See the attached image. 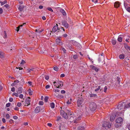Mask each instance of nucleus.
Returning <instances> with one entry per match:
<instances>
[{"label": "nucleus", "instance_id": "obj_1", "mask_svg": "<svg viewBox=\"0 0 130 130\" xmlns=\"http://www.w3.org/2000/svg\"><path fill=\"white\" fill-rule=\"evenodd\" d=\"M85 103V101L83 98L82 97L80 98L79 97L77 102V106L78 108H80Z\"/></svg>", "mask_w": 130, "mask_h": 130}, {"label": "nucleus", "instance_id": "obj_2", "mask_svg": "<svg viewBox=\"0 0 130 130\" xmlns=\"http://www.w3.org/2000/svg\"><path fill=\"white\" fill-rule=\"evenodd\" d=\"M97 106L96 104L92 102L89 104V108L90 110L91 111H94L96 109Z\"/></svg>", "mask_w": 130, "mask_h": 130}, {"label": "nucleus", "instance_id": "obj_3", "mask_svg": "<svg viewBox=\"0 0 130 130\" xmlns=\"http://www.w3.org/2000/svg\"><path fill=\"white\" fill-rule=\"evenodd\" d=\"M53 84L56 87L58 88H60L63 85L62 82L60 81H58L57 82L54 81L53 82Z\"/></svg>", "mask_w": 130, "mask_h": 130}, {"label": "nucleus", "instance_id": "obj_4", "mask_svg": "<svg viewBox=\"0 0 130 130\" xmlns=\"http://www.w3.org/2000/svg\"><path fill=\"white\" fill-rule=\"evenodd\" d=\"M126 103L124 102H123L121 104H120L117 106V108L119 110H120L123 109H125L126 107Z\"/></svg>", "mask_w": 130, "mask_h": 130}, {"label": "nucleus", "instance_id": "obj_5", "mask_svg": "<svg viewBox=\"0 0 130 130\" xmlns=\"http://www.w3.org/2000/svg\"><path fill=\"white\" fill-rule=\"evenodd\" d=\"M102 126L104 127H107L108 128H110L111 127V124L109 123V122L105 121L103 124Z\"/></svg>", "mask_w": 130, "mask_h": 130}, {"label": "nucleus", "instance_id": "obj_6", "mask_svg": "<svg viewBox=\"0 0 130 130\" xmlns=\"http://www.w3.org/2000/svg\"><path fill=\"white\" fill-rule=\"evenodd\" d=\"M59 29H58V25L57 24H56V25H55L54 26L52 29V31H51L50 32L52 33V32H55L57 30L58 31V30H59Z\"/></svg>", "mask_w": 130, "mask_h": 130}, {"label": "nucleus", "instance_id": "obj_7", "mask_svg": "<svg viewBox=\"0 0 130 130\" xmlns=\"http://www.w3.org/2000/svg\"><path fill=\"white\" fill-rule=\"evenodd\" d=\"M30 99L29 97H28L26 99L25 101V103L26 104H27V105L26 104L24 105L25 106H28L29 105H30Z\"/></svg>", "mask_w": 130, "mask_h": 130}, {"label": "nucleus", "instance_id": "obj_8", "mask_svg": "<svg viewBox=\"0 0 130 130\" xmlns=\"http://www.w3.org/2000/svg\"><path fill=\"white\" fill-rule=\"evenodd\" d=\"M123 121V119L121 117H119L116 119V123L121 124L122 122Z\"/></svg>", "mask_w": 130, "mask_h": 130}, {"label": "nucleus", "instance_id": "obj_9", "mask_svg": "<svg viewBox=\"0 0 130 130\" xmlns=\"http://www.w3.org/2000/svg\"><path fill=\"white\" fill-rule=\"evenodd\" d=\"M56 42L57 44H58L60 45H63V43L61 41L60 39H56Z\"/></svg>", "mask_w": 130, "mask_h": 130}, {"label": "nucleus", "instance_id": "obj_10", "mask_svg": "<svg viewBox=\"0 0 130 130\" xmlns=\"http://www.w3.org/2000/svg\"><path fill=\"white\" fill-rule=\"evenodd\" d=\"M62 25L67 28H68L69 26V24L66 21H63L62 22Z\"/></svg>", "mask_w": 130, "mask_h": 130}, {"label": "nucleus", "instance_id": "obj_11", "mask_svg": "<svg viewBox=\"0 0 130 130\" xmlns=\"http://www.w3.org/2000/svg\"><path fill=\"white\" fill-rule=\"evenodd\" d=\"M90 67L92 70H94L96 72H98L99 71V69L96 67L90 65Z\"/></svg>", "mask_w": 130, "mask_h": 130}, {"label": "nucleus", "instance_id": "obj_12", "mask_svg": "<svg viewBox=\"0 0 130 130\" xmlns=\"http://www.w3.org/2000/svg\"><path fill=\"white\" fill-rule=\"evenodd\" d=\"M62 116L64 118L66 119H68V118H69V116H68L67 113H66L64 112H63V113L62 114Z\"/></svg>", "mask_w": 130, "mask_h": 130}, {"label": "nucleus", "instance_id": "obj_13", "mask_svg": "<svg viewBox=\"0 0 130 130\" xmlns=\"http://www.w3.org/2000/svg\"><path fill=\"white\" fill-rule=\"evenodd\" d=\"M76 119L74 121V122L73 123V125H75V123H79L80 122V119L79 118H77L76 119V118H75Z\"/></svg>", "mask_w": 130, "mask_h": 130}, {"label": "nucleus", "instance_id": "obj_14", "mask_svg": "<svg viewBox=\"0 0 130 130\" xmlns=\"http://www.w3.org/2000/svg\"><path fill=\"white\" fill-rule=\"evenodd\" d=\"M40 107L39 106H37L35 110V112L36 113H38L40 111Z\"/></svg>", "mask_w": 130, "mask_h": 130}, {"label": "nucleus", "instance_id": "obj_15", "mask_svg": "<svg viewBox=\"0 0 130 130\" xmlns=\"http://www.w3.org/2000/svg\"><path fill=\"white\" fill-rule=\"evenodd\" d=\"M120 5V4L119 2H116L114 4V6L115 7L117 8L119 7Z\"/></svg>", "mask_w": 130, "mask_h": 130}, {"label": "nucleus", "instance_id": "obj_16", "mask_svg": "<svg viewBox=\"0 0 130 130\" xmlns=\"http://www.w3.org/2000/svg\"><path fill=\"white\" fill-rule=\"evenodd\" d=\"M116 116L115 115H112V116H111L110 120L111 121H112L114 120Z\"/></svg>", "mask_w": 130, "mask_h": 130}, {"label": "nucleus", "instance_id": "obj_17", "mask_svg": "<svg viewBox=\"0 0 130 130\" xmlns=\"http://www.w3.org/2000/svg\"><path fill=\"white\" fill-rule=\"evenodd\" d=\"M85 127L81 125L78 127V130H84Z\"/></svg>", "mask_w": 130, "mask_h": 130}, {"label": "nucleus", "instance_id": "obj_18", "mask_svg": "<svg viewBox=\"0 0 130 130\" xmlns=\"http://www.w3.org/2000/svg\"><path fill=\"white\" fill-rule=\"evenodd\" d=\"M60 11L63 15H66V13L64 9H61L60 10Z\"/></svg>", "mask_w": 130, "mask_h": 130}, {"label": "nucleus", "instance_id": "obj_19", "mask_svg": "<svg viewBox=\"0 0 130 130\" xmlns=\"http://www.w3.org/2000/svg\"><path fill=\"white\" fill-rule=\"evenodd\" d=\"M54 94L56 97H57L60 98H63V96L59 95L58 94V95H56Z\"/></svg>", "mask_w": 130, "mask_h": 130}, {"label": "nucleus", "instance_id": "obj_20", "mask_svg": "<svg viewBox=\"0 0 130 130\" xmlns=\"http://www.w3.org/2000/svg\"><path fill=\"white\" fill-rule=\"evenodd\" d=\"M125 55L123 54L120 55L119 56V58L120 59H123L124 58Z\"/></svg>", "mask_w": 130, "mask_h": 130}, {"label": "nucleus", "instance_id": "obj_21", "mask_svg": "<svg viewBox=\"0 0 130 130\" xmlns=\"http://www.w3.org/2000/svg\"><path fill=\"white\" fill-rule=\"evenodd\" d=\"M74 117L72 116L70 117V118L69 119V121L71 122H74Z\"/></svg>", "mask_w": 130, "mask_h": 130}, {"label": "nucleus", "instance_id": "obj_22", "mask_svg": "<svg viewBox=\"0 0 130 130\" xmlns=\"http://www.w3.org/2000/svg\"><path fill=\"white\" fill-rule=\"evenodd\" d=\"M66 127H63V126H61V125H60L59 127V130H64L66 129Z\"/></svg>", "mask_w": 130, "mask_h": 130}, {"label": "nucleus", "instance_id": "obj_23", "mask_svg": "<svg viewBox=\"0 0 130 130\" xmlns=\"http://www.w3.org/2000/svg\"><path fill=\"white\" fill-rule=\"evenodd\" d=\"M35 69L34 68H32L31 69H28L27 70V73H30L31 72V71H34Z\"/></svg>", "mask_w": 130, "mask_h": 130}, {"label": "nucleus", "instance_id": "obj_24", "mask_svg": "<svg viewBox=\"0 0 130 130\" xmlns=\"http://www.w3.org/2000/svg\"><path fill=\"white\" fill-rule=\"evenodd\" d=\"M26 83L28 84V85L30 86H34L33 84L32 83V82H31L28 81Z\"/></svg>", "mask_w": 130, "mask_h": 130}, {"label": "nucleus", "instance_id": "obj_25", "mask_svg": "<svg viewBox=\"0 0 130 130\" xmlns=\"http://www.w3.org/2000/svg\"><path fill=\"white\" fill-rule=\"evenodd\" d=\"M122 36L120 35L118 37V40L119 42H121L122 41V38L121 37Z\"/></svg>", "mask_w": 130, "mask_h": 130}, {"label": "nucleus", "instance_id": "obj_26", "mask_svg": "<svg viewBox=\"0 0 130 130\" xmlns=\"http://www.w3.org/2000/svg\"><path fill=\"white\" fill-rule=\"evenodd\" d=\"M23 8L24 7L23 6H22L20 5L19 6L18 9L20 11H22L23 9Z\"/></svg>", "mask_w": 130, "mask_h": 130}, {"label": "nucleus", "instance_id": "obj_27", "mask_svg": "<svg viewBox=\"0 0 130 130\" xmlns=\"http://www.w3.org/2000/svg\"><path fill=\"white\" fill-rule=\"evenodd\" d=\"M7 3V1L6 0H5L3 2H2V1H0V3L1 4V6L3 5L4 4Z\"/></svg>", "mask_w": 130, "mask_h": 130}, {"label": "nucleus", "instance_id": "obj_28", "mask_svg": "<svg viewBox=\"0 0 130 130\" xmlns=\"http://www.w3.org/2000/svg\"><path fill=\"white\" fill-rule=\"evenodd\" d=\"M25 24L26 23H24L23 25H21L19 26L17 28V29H16V31H18L19 30L20 27H22L23 25H24V24Z\"/></svg>", "mask_w": 130, "mask_h": 130}, {"label": "nucleus", "instance_id": "obj_29", "mask_svg": "<svg viewBox=\"0 0 130 130\" xmlns=\"http://www.w3.org/2000/svg\"><path fill=\"white\" fill-rule=\"evenodd\" d=\"M50 106L52 108H54L55 107V104L53 102H52L50 104Z\"/></svg>", "mask_w": 130, "mask_h": 130}, {"label": "nucleus", "instance_id": "obj_30", "mask_svg": "<svg viewBox=\"0 0 130 130\" xmlns=\"http://www.w3.org/2000/svg\"><path fill=\"white\" fill-rule=\"evenodd\" d=\"M125 48L128 50L130 51V47L128 46L127 45H126L125 46Z\"/></svg>", "mask_w": 130, "mask_h": 130}, {"label": "nucleus", "instance_id": "obj_31", "mask_svg": "<svg viewBox=\"0 0 130 130\" xmlns=\"http://www.w3.org/2000/svg\"><path fill=\"white\" fill-rule=\"evenodd\" d=\"M121 125L120 124H119L118 123H116L115 124V126L116 128H118Z\"/></svg>", "mask_w": 130, "mask_h": 130}, {"label": "nucleus", "instance_id": "obj_32", "mask_svg": "<svg viewBox=\"0 0 130 130\" xmlns=\"http://www.w3.org/2000/svg\"><path fill=\"white\" fill-rule=\"evenodd\" d=\"M96 96V94H91L90 95V97H95Z\"/></svg>", "mask_w": 130, "mask_h": 130}, {"label": "nucleus", "instance_id": "obj_33", "mask_svg": "<svg viewBox=\"0 0 130 130\" xmlns=\"http://www.w3.org/2000/svg\"><path fill=\"white\" fill-rule=\"evenodd\" d=\"M47 9L51 12H53V10L50 7H47Z\"/></svg>", "mask_w": 130, "mask_h": 130}, {"label": "nucleus", "instance_id": "obj_34", "mask_svg": "<svg viewBox=\"0 0 130 130\" xmlns=\"http://www.w3.org/2000/svg\"><path fill=\"white\" fill-rule=\"evenodd\" d=\"M111 42H112V44L113 45L115 44L116 43V41L115 40H112Z\"/></svg>", "mask_w": 130, "mask_h": 130}, {"label": "nucleus", "instance_id": "obj_35", "mask_svg": "<svg viewBox=\"0 0 130 130\" xmlns=\"http://www.w3.org/2000/svg\"><path fill=\"white\" fill-rule=\"evenodd\" d=\"M54 69L55 71H57L59 69V68L57 67H55L54 68Z\"/></svg>", "mask_w": 130, "mask_h": 130}, {"label": "nucleus", "instance_id": "obj_36", "mask_svg": "<svg viewBox=\"0 0 130 130\" xmlns=\"http://www.w3.org/2000/svg\"><path fill=\"white\" fill-rule=\"evenodd\" d=\"M44 104V103L42 101H40L39 102V105H43Z\"/></svg>", "mask_w": 130, "mask_h": 130}, {"label": "nucleus", "instance_id": "obj_37", "mask_svg": "<svg viewBox=\"0 0 130 130\" xmlns=\"http://www.w3.org/2000/svg\"><path fill=\"white\" fill-rule=\"evenodd\" d=\"M124 7L126 9L128 7V6L127 5V4L124 3Z\"/></svg>", "mask_w": 130, "mask_h": 130}, {"label": "nucleus", "instance_id": "obj_38", "mask_svg": "<svg viewBox=\"0 0 130 130\" xmlns=\"http://www.w3.org/2000/svg\"><path fill=\"white\" fill-rule=\"evenodd\" d=\"M117 79L118 83V84H120V78L119 77H117Z\"/></svg>", "mask_w": 130, "mask_h": 130}, {"label": "nucleus", "instance_id": "obj_39", "mask_svg": "<svg viewBox=\"0 0 130 130\" xmlns=\"http://www.w3.org/2000/svg\"><path fill=\"white\" fill-rule=\"evenodd\" d=\"M18 93H16L15 92L13 94H12V95H15L17 97H18L19 96V95L18 94Z\"/></svg>", "mask_w": 130, "mask_h": 130}, {"label": "nucleus", "instance_id": "obj_40", "mask_svg": "<svg viewBox=\"0 0 130 130\" xmlns=\"http://www.w3.org/2000/svg\"><path fill=\"white\" fill-rule=\"evenodd\" d=\"M48 98L47 96H46L45 97L44 99V101L45 102H47V101Z\"/></svg>", "mask_w": 130, "mask_h": 130}, {"label": "nucleus", "instance_id": "obj_41", "mask_svg": "<svg viewBox=\"0 0 130 130\" xmlns=\"http://www.w3.org/2000/svg\"><path fill=\"white\" fill-rule=\"evenodd\" d=\"M73 58L74 59H76L78 58V56L76 55H75L73 56Z\"/></svg>", "mask_w": 130, "mask_h": 130}, {"label": "nucleus", "instance_id": "obj_42", "mask_svg": "<svg viewBox=\"0 0 130 130\" xmlns=\"http://www.w3.org/2000/svg\"><path fill=\"white\" fill-rule=\"evenodd\" d=\"M18 90L17 91V92L18 93H21L22 91V90Z\"/></svg>", "mask_w": 130, "mask_h": 130}, {"label": "nucleus", "instance_id": "obj_43", "mask_svg": "<svg viewBox=\"0 0 130 130\" xmlns=\"http://www.w3.org/2000/svg\"><path fill=\"white\" fill-rule=\"evenodd\" d=\"M30 90V91H29L28 92V94L29 95H32V94L33 92L31 91V90Z\"/></svg>", "mask_w": 130, "mask_h": 130}, {"label": "nucleus", "instance_id": "obj_44", "mask_svg": "<svg viewBox=\"0 0 130 130\" xmlns=\"http://www.w3.org/2000/svg\"><path fill=\"white\" fill-rule=\"evenodd\" d=\"M4 36H3L4 38H6L7 37V35L5 31H4Z\"/></svg>", "mask_w": 130, "mask_h": 130}, {"label": "nucleus", "instance_id": "obj_45", "mask_svg": "<svg viewBox=\"0 0 130 130\" xmlns=\"http://www.w3.org/2000/svg\"><path fill=\"white\" fill-rule=\"evenodd\" d=\"M25 62L23 60H22L21 61V62L20 64H23L25 63Z\"/></svg>", "mask_w": 130, "mask_h": 130}, {"label": "nucleus", "instance_id": "obj_46", "mask_svg": "<svg viewBox=\"0 0 130 130\" xmlns=\"http://www.w3.org/2000/svg\"><path fill=\"white\" fill-rule=\"evenodd\" d=\"M62 51H63L64 53H65L66 52V49L64 47H62Z\"/></svg>", "mask_w": 130, "mask_h": 130}, {"label": "nucleus", "instance_id": "obj_47", "mask_svg": "<svg viewBox=\"0 0 130 130\" xmlns=\"http://www.w3.org/2000/svg\"><path fill=\"white\" fill-rule=\"evenodd\" d=\"M104 58V57H103L102 58L99 57L98 59V61L99 62H100L101 61V59L102 58L103 59Z\"/></svg>", "mask_w": 130, "mask_h": 130}, {"label": "nucleus", "instance_id": "obj_48", "mask_svg": "<svg viewBox=\"0 0 130 130\" xmlns=\"http://www.w3.org/2000/svg\"><path fill=\"white\" fill-rule=\"evenodd\" d=\"M61 119V117H58L57 118V121H59Z\"/></svg>", "mask_w": 130, "mask_h": 130}, {"label": "nucleus", "instance_id": "obj_49", "mask_svg": "<svg viewBox=\"0 0 130 130\" xmlns=\"http://www.w3.org/2000/svg\"><path fill=\"white\" fill-rule=\"evenodd\" d=\"M21 105V104L20 102H18L17 103V106L19 107H20Z\"/></svg>", "mask_w": 130, "mask_h": 130}, {"label": "nucleus", "instance_id": "obj_50", "mask_svg": "<svg viewBox=\"0 0 130 130\" xmlns=\"http://www.w3.org/2000/svg\"><path fill=\"white\" fill-rule=\"evenodd\" d=\"M10 104L11 103H8L6 104V106L7 107H9L10 106Z\"/></svg>", "mask_w": 130, "mask_h": 130}, {"label": "nucleus", "instance_id": "obj_51", "mask_svg": "<svg viewBox=\"0 0 130 130\" xmlns=\"http://www.w3.org/2000/svg\"><path fill=\"white\" fill-rule=\"evenodd\" d=\"M91 1L95 3H97L98 2V0H91Z\"/></svg>", "mask_w": 130, "mask_h": 130}, {"label": "nucleus", "instance_id": "obj_52", "mask_svg": "<svg viewBox=\"0 0 130 130\" xmlns=\"http://www.w3.org/2000/svg\"><path fill=\"white\" fill-rule=\"evenodd\" d=\"M67 36H68V35L66 34H63V35H62L63 37H64V38L66 37Z\"/></svg>", "mask_w": 130, "mask_h": 130}, {"label": "nucleus", "instance_id": "obj_53", "mask_svg": "<svg viewBox=\"0 0 130 130\" xmlns=\"http://www.w3.org/2000/svg\"><path fill=\"white\" fill-rule=\"evenodd\" d=\"M23 97V95L22 94H20L19 95V97L20 98L22 99Z\"/></svg>", "mask_w": 130, "mask_h": 130}, {"label": "nucleus", "instance_id": "obj_54", "mask_svg": "<svg viewBox=\"0 0 130 130\" xmlns=\"http://www.w3.org/2000/svg\"><path fill=\"white\" fill-rule=\"evenodd\" d=\"M50 87V86L48 85H47L46 86L45 88L46 89H48Z\"/></svg>", "mask_w": 130, "mask_h": 130}, {"label": "nucleus", "instance_id": "obj_55", "mask_svg": "<svg viewBox=\"0 0 130 130\" xmlns=\"http://www.w3.org/2000/svg\"><path fill=\"white\" fill-rule=\"evenodd\" d=\"M49 77L48 76H46L45 77V79L47 80L49 79Z\"/></svg>", "mask_w": 130, "mask_h": 130}, {"label": "nucleus", "instance_id": "obj_56", "mask_svg": "<svg viewBox=\"0 0 130 130\" xmlns=\"http://www.w3.org/2000/svg\"><path fill=\"white\" fill-rule=\"evenodd\" d=\"M3 9L2 8H0V14H1L3 13Z\"/></svg>", "mask_w": 130, "mask_h": 130}, {"label": "nucleus", "instance_id": "obj_57", "mask_svg": "<svg viewBox=\"0 0 130 130\" xmlns=\"http://www.w3.org/2000/svg\"><path fill=\"white\" fill-rule=\"evenodd\" d=\"M4 6L6 8H7L9 7V5L8 4H6L4 5Z\"/></svg>", "mask_w": 130, "mask_h": 130}, {"label": "nucleus", "instance_id": "obj_58", "mask_svg": "<svg viewBox=\"0 0 130 130\" xmlns=\"http://www.w3.org/2000/svg\"><path fill=\"white\" fill-rule=\"evenodd\" d=\"M66 92V91L64 90H62L61 91V93L62 94Z\"/></svg>", "mask_w": 130, "mask_h": 130}, {"label": "nucleus", "instance_id": "obj_59", "mask_svg": "<svg viewBox=\"0 0 130 130\" xmlns=\"http://www.w3.org/2000/svg\"><path fill=\"white\" fill-rule=\"evenodd\" d=\"M13 118L14 119H15V120H16V119H17L18 118V117L17 116H13Z\"/></svg>", "mask_w": 130, "mask_h": 130}, {"label": "nucleus", "instance_id": "obj_60", "mask_svg": "<svg viewBox=\"0 0 130 130\" xmlns=\"http://www.w3.org/2000/svg\"><path fill=\"white\" fill-rule=\"evenodd\" d=\"M2 121L4 123H5L6 122V120H5V119L4 118H3L2 119Z\"/></svg>", "mask_w": 130, "mask_h": 130}, {"label": "nucleus", "instance_id": "obj_61", "mask_svg": "<svg viewBox=\"0 0 130 130\" xmlns=\"http://www.w3.org/2000/svg\"><path fill=\"white\" fill-rule=\"evenodd\" d=\"M13 101V99L12 98H10L9 99V101L10 102H12Z\"/></svg>", "mask_w": 130, "mask_h": 130}, {"label": "nucleus", "instance_id": "obj_62", "mask_svg": "<svg viewBox=\"0 0 130 130\" xmlns=\"http://www.w3.org/2000/svg\"><path fill=\"white\" fill-rule=\"evenodd\" d=\"M65 76L64 74H61L60 75V77H64Z\"/></svg>", "mask_w": 130, "mask_h": 130}, {"label": "nucleus", "instance_id": "obj_63", "mask_svg": "<svg viewBox=\"0 0 130 130\" xmlns=\"http://www.w3.org/2000/svg\"><path fill=\"white\" fill-rule=\"evenodd\" d=\"M6 117L7 118H9V115L8 114H7L6 116Z\"/></svg>", "mask_w": 130, "mask_h": 130}, {"label": "nucleus", "instance_id": "obj_64", "mask_svg": "<svg viewBox=\"0 0 130 130\" xmlns=\"http://www.w3.org/2000/svg\"><path fill=\"white\" fill-rule=\"evenodd\" d=\"M128 12H130V7H129L127 8L126 9Z\"/></svg>", "mask_w": 130, "mask_h": 130}]
</instances>
